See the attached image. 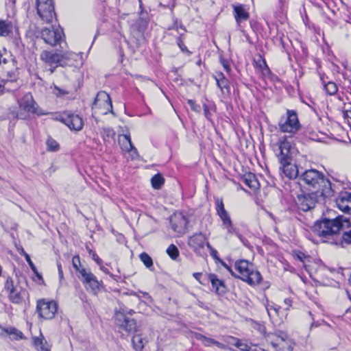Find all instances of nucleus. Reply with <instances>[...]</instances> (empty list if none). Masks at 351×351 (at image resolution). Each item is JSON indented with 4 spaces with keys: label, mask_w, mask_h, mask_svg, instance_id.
Instances as JSON below:
<instances>
[{
    "label": "nucleus",
    "mask_w": 351,
    "mask_h": 351,
    "mask_svg": "<svg viewBox=\"0 0 351 351\" xmlns=\"http://www.w3.org/2000/svg\"><path fill=\"white\" fill-rule=\"evenodd\" d=\"M348 221L343 216H338L334 219H324L317 221L313 226V232L324 239V242L335 245L332 241L340 238L339 231Z\"/></svg>",
    "instance_id": "obj_1"
},
{
    "label": "nucleus",
    "mask_w": 351,
    "mask_h": 351,
    "mask_svg": "<svg viewBox=\"0 0 351 351\" xmlns=\"http://www.w3.org/2000/svg\"><path fill=\"white\" fill-rule=\"evenodd\" d=\"M300 180L309 187L317 189V192H320L322 195L330 196L333 193L330 182L315 169L306 170L300 176Z\"/></svg>",
    "instance_id": "obj_2"
},
{
    "label": "nucleus",
    "mask_w": 351,
    "mask_h": 351,
    "mask_svg": "<svg viewBox=\"0 0 351 351\" xmlns=\"http://www.w3.org/2000/svg\"><path fill=\"white\" fill-rule=\"evenodd\" d=\"M234 269L239 274L237 278L250 286L258 285L263 280L262 275L256 267L247 260L237 261L234 263Z\"/></svg>",
    "instance_id": "obj_3"
},
{
    "label": "nucleus",
    "mask_w": 351,
    "mask_h": 351,
    "mask_svg": "<svg viewBox=\"0 0 351 351\" xmlns=\"http://www.w3.org/2000/svg\"><path fill=\"white\" fill-rule=\"evenodd\" d=\"M278 125L281 132L288 133L291 136L301 128L298 114L293 110H287L286 114L280 118Z\"/></svg>",
    "instance_id": "obj_4"
},
{
    "label": "nucleus",
    "mask_w": 351,
    "mask_h": 351,
    "mask_svg": "<svg viewBox=\"0 0 351 351\" xmlns=\"http://www.w3.org/2000/svg\"><path fill=\"white\" fill-rule=\"evenodd\" d=\"M40 60L49 65H56L64 66L69 65V60L75 59L77 55L74 53H66L64 54H60L53 51L44 50L40 53Z\"/></svg>",
    "instance_id": "obj_5"
},
{
    "label": "nucleus",
    "mask_w": 351,
    "mask_h": 351,
    "mask_svg": "<svg viewBox=\"0 0 351 351\" xmlns=\"http://www.w3.org/2000/svg\"><path fill=\"white\" fill-rule=\"evenodd\" d=\"M266 338L276 351H293L294 343L283 331L269 334Z\"/></svg>",
    "instance_id": "obj_6"
},
{
    "label": "nucleus",
    "mask_w": 351,
    "mask_h": 351,
    "mask_svg": "<svg viewBox=\"0 0 351 351\" xmlns=\"http://www.w3.org/2000/svg\"><path fill=\"white\" fill-rule=\"evenodd\" d=\"M127 307L121 304L119 308L114 310V323L121 329L128 332H136L137 326L134 319H130L125 315Z\"/></svg>",
    "instance_id": "obj_7"
},
{
    "label": "nucleus",
    "mask_w": 351,
    "mask_h": 351,
    "mask_svg": "<svg viewBox=\"0 0 351 351\" xmlns=\"http://www.w3.org/2000/svg\"><path fill=\"white\" fill-rule=\"evenodd\" d=\"M52 119L63 123L71 130L80 131L83 128L84 122L82 117L69 111L54 114Z\"/></svg>",
    "instance_id": "obj_8"
},
{
    "label": "nucleus",
    "mask_w": 351,
    "mask_h": 351,
    "mask_svg": "<svg viewBox=\"0 0 351 351\" xmlns=\"http://www.w3.org/2000/svg\"><path fill=\"white\" fill-rule=\"evenodd\" d=\"M169 221V227L176 237H181L186 232L189 219L183 213H174L170 216Z\"/></svg>",
    "instance_id": "obj_9"
},
{
    "label": "nucleus",
    "mask_w": 351,
    "mask_h": 351,
    "mask_svg": "<svg viewBox=\"0 0 351 351\" xmlns=\"http://www.w3.org/2000/svg\"><path fill=\"white\" fill-rule=\"evenodd\" d=\"M87 291L97 294L99 291L102 282L99 281L97 277L89 270L82 269L80 276H78Z\"/></svg>",
    "instance_id": "obj_10"
},
{
    "label": "nucleus",
    "mask_w": 351,
    "mask_h": 351,
    "mask_svg": "<svg viewBox=\"0 0 351 351\" xmlns=\"http://www.w3.org/2000/svg\"><path fill=\"white\" fill-rule=\"evenodd\" d=\"M37 13L41 19L46 23H51L56 16L52 0H36Z\"/></svg>",
    "instance_id": "obj_11"
},
{
    "label": "nucleus",
    "mask_w": 351,
    "mask_h": 351,
    "mask_svg": "<svg viewBox=\"0 0 351 351\" xmlns=\"http://www.w3.org/2000/svg\"><path fill=\"white\" fill-rule=\"evenodd\" d=\"M221 228L224 231V237L226 239L234 235L239 237V228L233 223L230 215L224 208L223 204L221 201Z\"/></svg>",
    "instance_id": "obj_12"
},
{
    "label": "nucleus",
    "mask_w": 351,
    "mask_h": 351,
    "mask_svg": "<svg viewBox=\"0 0 351 351\" xmlns=\"http://www.w3.org/2000/svg\"><path fill=\"white\" fill-rule=\"evenodd\" d=\"M92 108L93 109H103L102 114H108L109 112H112V104L110 95L105 91H100L97 93Z\"/></svg>",
    "instance_id": "obj_13"
},
{
    "label": "nucleus",
    "mask_w": 351,
    "mask_h": 351,
    "mask_svg": "<svg viewBox=\"0 0 351 351\" xmlns=\"http://www.w3.org/2000/svg\"><path fill=\"white\" fill-rule=\"evenodd\" d=\"M317 202L315 193H302L297 196L296 204L300 210L306 212L314 208Z\"/></svg>",
    "instance_id": "obj_14"
},
{
    "label": "nucleus",
    "mask_w": 351,
    "mask_h": 351,
    "mask_svg": "<svg viewBox=\"0 0 351 351\" xmlns=\"http://www.w3.org/2000/svg\"><path fill=\"white\" fill-rule=\"evenodd\" d=\"M36 309L40 317L50 319L54 317L57 311V304L53 301L47 302L42 300L38 301Z\"/></svg>",
    "instance_id": "obj_15"
},
{
    "label": "nucleus",
    "mask_w": 351,
    "mask_h": 351,
    "mask_svg": "<svg viewBox=\"0 0 351 351\" xmlns=\"http://www.w3.org/2000/svg\"><path fill=\"white\" fill-rule=\"evenodd\" d=\"M41 38L44 41L51 46H55L60 43L63 35L62 29L60 28L49 29L47 27L43 28L40 32Z\"/></svg>",
    "instance_id": "obj_16"
},
{
    "label": "nucleus",
    "mask_w": 351,
    "mask_h": 351,
    "mask_svg": "<svg viewBox=\"0 0 351 351\" xmlns=\"http://www.w3.org/2000/svg\"><path fill=\"white\" fill-rule=\"evenodd\" d=\"M208 243L202 233H195L189 238L188 245L199 256L204 254V247Z\"/></svg>",
    "instance_id": "obj_17"
},
{
    "label": "nucleus",
    "mask_w": 351,
    "mask_h": 351,
    "mask_svg": "<svg viewBox=\"0 0 351 351\" xmlns=\"http://www.w3.org/2000/svg\"><path fill=\"white\" fill-rule=\"evenodd\" d=\"M21 110L38 115L46 114L44 112H38V106L30 93L25 94L19 101Z\"/></svg>",
    "instance_id": "obj_18"
},
{
    "label": "nucleus",
    "mask_w": 351,
    "mask_h": 351,
    "mask_svg": "<svg viewBox=\"0 0 351 351\" xmlns=\"http://www.w3.org/2000/svg\"><path fill=\"white\" fill-rule=\"evenodd\" d=\"M193 277L202 285H206L208 282L212 284L213 289L218 292L219 288V280L215 274L202 273H193Z\"/></svg>",
    "instance_id": "obj_19"
},
{
    "label": "nucleus",
    "mask_w": 351,
    "mask_h": 351,
    "mask_svg": "<svg viewBox=\"0 0 351 351\" xmlns=\"http://www.w3.org/2000/svg\"><path fill=\"white\" fill-rule=\"evenodd\" d=\"M280 153L278 155L280 164L293 161L291 154V146L289 142L286 140L280 141L279 144Z\"/></svg>",
    "instance_id": "obj_20"
},
{
    "label": "nucleus",
    "mask_w": 351,
    "mask_h": 351,
    "mask_svg": "<svg viewBox=\"0 0 351 351\" xmlns=\"http://www.w3.org/2000/svg\"><path fill=\"white\" fill-rule=\"evenodd\" d=\"M336 204L339 210L351 214V193L341 192L336 199Z\"/></svg>",
    "instance_id": "obj_21"
},
{
    "label": "nucleus",
    "mask_w": 351,
    "mask_h": 351,
    "mask_svg": "<svg viewBox=\"0 0 351 351\" xmlns=\"http://www.w3.org/2000/svg\"><path fill=\"white\" fill-rule=\"evenodd\" d=\"M123 140L119 139L121 143V147L123 150L130 153L132 160H135L138 157V154L136 148L133 145L130 136L129 134L122 135Z\"/></svg>",
    "instance_id": "obj_22"
},
{
    "label": "nucleus",
    "mask_w": 351,
    "mask_h": 351,
    "mask_svg": "<svg viewBox=\"0 0 351 351\" xmlns=\"http://www.w3.org/2000/svg\"><path fill=\"white\" fill-rule=\"evenodd\" d=\"M132 338V346L135 351H142L145 345L149 342L147 336L142 333H138V330Z\"/></svg>",
    "instance_id": "obj_23"
},
{
    "label": "nucleus",
    "mask_w": 351,
    "mask_h": 351,
    "mask_svg": "<svg viewBox=\"0 0 351 351\" xmlns=\"http://www.w3.org/2000/svg\"><path fill=\"white\" fill-rule=\"evenodd\" d=\"M280 169L282 170L283 174L289 179H294L298 177L299 171L297 166L289 161L283 164H280Z\"/></svg>",
    "instance_id": "obj_24"
},
{
    "label": "nucleus",
    "mask_w": 351,
    "mask_h": 351,
    "mask_svg": "<svg viewBox=\"0 0 351 351\" xmlns=\"http://www.w3.org/2000/svg\"><path fill=\"white\" fill-rule=\"evenodd\" d=\"M5 335H9L11 340L15 341L23 339L25 338L23 333L21 331L12 326L8 328L3 326L0 331V336L4 337Z\"/></svg>",
    "instance_id": "obj_25"
},
{
    "label": "nucleus",
    "mask_w": 351,
    "mask_h": 351,
    "mask_svg": "<svg viewBox=\"0 0 351 351\" xmlns=\"http://www.w3.org/2000/svg\"><path fill=\"white\" fill-rule=\"evenodd\" d=\"M27 296H28V293L21 285L16 288L11 294L8 295L9 300L14 304L21 303L23 298Z\"/></svg>",
    "instance_id": "obj_26"
},
{
    "label": "nucleus",
    "mask_w": 351,
    "mask_h": 351,
    "mask_svg": "<svg viewBox=\"0 0 351 351\" xmlns=\"http://www.w3.org/2000/svg\"><path fill=\"white\" fill-rule=\"evenodd\" d=\"M228 339L229 341L228 342L229 344L234 345L241 351H258L256 346L249 345L247 343L243 342L237 338L230 337L228 338Z\"/></svg>",
    "instance_id": "obj_27"
},
{
    "label": "nucleus",
    "mask_w": 351,
    "mask_h": 351,
    "mask_svg": "<svg viewBox=\"0 0 351 351\" xmlns=\"http://www.w3.org/2000/svg\"><path fill=\"white\" fill-rule=\"evenodd\" d=\"M234 17L238 24L247 21L249 19V13L244 9L243 5L234 7Z\"/></svg>",
    "instance_id": "obj_28"
},
{
    "label": "nucleus",
    "mask_w": 351,
    "mask_h": 351,
    "mask_svg": "<svg viewBox=\"0 0 351 351\" xmlns=\"http://www.w3.org/2000/svg\"><path fill=\"white\" fill-rule=\"evenodd\" d=\"M243 182L252 189H257L259 188V182L254 173H245L243 178Z\"/></svg>",
    "instance_id": "obj_29"
},
{
    "label": "nucleus",
    "mask_w": 351,
    "mask_h": 351,
    "mask_svg": "<svg viewBox=\"0 0 351 351\" xmlns=\"http://www.w3.org/2000/svg\"><path fill=\"white\" fill-rule=\"evenodd\" d=\"M332 242L335 243V245H339L342 247H345L346 245H351V229L349 231L343 232V234L340 236V238H337Z\"/></svg>",
    "instance_id": "obj_30"
},
{
    "label": "nucleus",
    "mask_w": 351,
    "mask_h": 351,
    "mask_svg": "<svg viewBox=\"0 0 351 351\" xmlns=\"http://www.w3.org/2000/svg\"><path fill=\"white\" fill-rule=\"evenodd\" d=\"M34 346L39 351H50L47 343L42 334L39 337L33 338Z\"/></svg>",
    "instance_id": "obj_31"
},
{
    "label": "nucleus",
    "mask_w": 351,
    "mask_h": 351,
    "mask_svg": "<svg viewBox=\"0 0 351 351\" xmlns=\"http://www.w3.org/2000/svg\"><path fill=\"white\" fill-rule=\"evenodd\" d=\"M20 285L19 280L15 282L11 277H8L4 285V289L8 295L14 292Z\"/></svg>",
    "instance_id": "obj_32"
},
{
    "label": "nucleus",
    "mask_w": 351,
    "mask_h": 351,
    "mask_svg": "<svg viewBox=\"0 0 351 351\" xmlns=\"http://www.w3.org/2000/svg\"><path fill=\"white\" fill-rule=\"evenodd\" d=\"M20 285L19 280L15 282L11 277H8L4 285V289L8 295L14 292Z\"/></svg>",
    "instance_id": "obj_33"
},
{
    "label": "nucleus",
    "mask_w": 351,
    "mask_h": 351,
    "mask_svg": "<svg viewBox=\"0 0 351 351\" xmlns=\"http://www.w3.org/2000/svg\"><path fill=\"white\" fill-rule=\"evenodd\" d=\"M12 66H14L13 69L10 70V71H5L6 79L0 81V82H2L3 84H4V85L5 84L6 82H16L18 79L19 73H18L17 68L15 64L12 65Z\"/></svg>",
    "instance_id": "obj_34"
},
{
    "label": "nucleus",
    "mask_w": 351,
    "mask_h": 351,
    "mask_svg": "<svg viewBox=\"0 0 351 351\" xmlns=\"http://www.w3.org/2000/svg\"><path fill=\"white\" fill-rule=\"evenodd\" d=\"M12 24L10 22L0 20V36H7L12 32Z\"/></svg>",
    "instance_id": "obj_35"
},
{
    "label": "nucleus",
    "mask_w": 351,
    "mask_h": 351,
    "mask_svg": "<svg viewBox=\"0 0 351 351\" xmlns=\"http://www.w3.org/2000/svg\"><path fill=\"white\" fill-rule=\"evenodd\" d=\"M152 185L155 189H160L165 182L163 177L160 174H156L151 180Z\"/></svg>",
    "instance_id": "obj_36"
},
{
    "label": "nucleus",
    "mask_w": 351,
    "mask_h": 351,
    "mask_svg": "<svg viewBox=\"0 0 351 351\" xmlns=\"http://www.w3.org/2000/svg\"><path fill=\"white\" fill-rule=\"evenodd\" d=\"M293 256L294 258L300 261L301 263H302L303 265L305 267V263L306 262H308L311 257L308 255H306L304 252L295 250L293 252Z\"/></svg>",
    "instance_id": "obj_37"
},
{
    "label": "nucleus",
    "mask_w": 351,
    "mask_h": 351,
    "mask_svg": "<svg viewBox=\"0 0 351 351\" xmlns=\"http://www.w3.org/2000/svg\"><path fill=\"white\" fill-rule=\"evenodd\" d=\"M139 258L147 268L151 270L152 269V268L153 267V261L148 254L146 252H143L140 254Z\"/></svg>",
    "instance_id": "obj_38"
},
{
    "label": "nucleus",
    "mask_w": 351,
    "mask_h": 351,
    "mask_svg": "<svg viewBox=\"0 0 351 351\" xmlns=\"http://www.w3.org/2000/svg\"><path fill=\"white\" fill-rule=\"evenodd\" d=\"M167 253L169 256V257L173 260H176L180 254L178 247L173 244H171L168 247V248L167 249Z\"/></svg>",
    "instance_id": "obj_39"
},
{
    "label": "nucleus",
    "mask_w": 351,
    "mask_h": 351,
    "mask_svg": "<svg viewBox=\"0 0 351 351\" xmlns=\"http://www.w3.org/2000/svg\"><path fill=\"white\" fill-rule=\"evenodd\" d=\"M46 145L47 150L51 152H56L59 149L60 145L53 138L49 137L47 140Z\"/></svg>",
    "instance_id": "obj_40"
},
{
    "label": "nucleus",
    "mask_w": 351,
    "mask_h": 351,
    "mask_svg": "<svg viewBox=\"0 0 351 351\" xmlns=\"http://www.w3.org/2000/svg\"><path fill=\"white\" fill-rule=\"evenodd\" d=\"M102 136L105 141L109 140L110 138H114L115 136L114 130L111 128H103L101 131Z\"/></svg>",
    "instance_id": "obj_41"
},
{
    "label": "nucleus",
    "mask_w": 351,
    "mask_h": 351,
    "mask_svg": "<svg viewBox=\"0 0 351 351\" xmlns=\"http://www.w3.org/2000/svg\"><path fill=\"white\" fill-rule=\"evenodd\" d=\"M198 339H199L206 346H211L213 345H216L217 346H219V343L217 341L202 335H199Z\"/></svg>",
    "instance_id": "obj_42"
},
{
    "label": "nucleus",
    "mask_w": 351,
    "mask_h": 351,
    "mask_svg": "<svg viewBox=\"0 0 351 351\" xmlns=\"http://www.w3.org/2000/svg\"><path fill=\"white\" fill-rule=\"evenodd\" d=\"M168 29L169 30L170 29L176 30L180 34V36H182L184 34V32H186V29L184 27V26L181 24V23L178 22V20H176L174 21L173 24L171 26H170Z\"/></svg>",
    "instance_id": "obj_43"
},
{
    "label": "nucleus",
    "mask_w": 351,
    "mask_h": 351,
    "mask_svg": "<svg viewBox=\"0 0 351 351\" xmlns=\"http://www.w3.org/2000/svg\"><path fill=\"white\" fill-rule=\"evenodd\" d=\"M324 89L326 93L330 95H333L337 92V86L335 83L328 82L324 85Z\"/></svg>",
    "instance_id": "obj_44"
},
{
    "label": "nucleus",
    "mask_w": 351,
    "mask_h": 351,
    "mask_svg": "<svg viewBox=\"0 0 351 351\" xmlns=\"http://www.w3.org/2000/svg\"><path fill=\"white\" fill-rule=\"evenodd\" d=\"M221 90L223 94L228 95L230 92V86L228 85L227 82L224 80L223 75L221 73Z\"/></svg>",
    "instance_id": "obj_45"
},
{
    "label": "nucleus",
    "mask_w": 351,
    "mask_h": 351,
    "mask_svg": "<svg viewBox=\"0 0 351 351\" xmlns=\"http://www.w3.org/2000/svg\"><path fill=\"white\" fill-rule=\"evenodd\" d=\"M72 265H73V267H74V269H75V271L77 272H78L79 274L80 275V270L82 268L80 267L81 263H80V258L79 256H73V258L72 259Z\"/></svg>",
    "instance_id": "obj_46"
},
{
    "label": "nucleus",
    "mask_w": 351,
    "mask_h": 351,
    "mask_svg": "<svg viewBox=\"0 0 351 351\" xmlns=\"http://www.w3.org/2000/svg\"><path fill=\"white\" fill-rule=\"evenodd\" d=\"M25 260L27 261V262L29 264V265L30 268L32 269V270L36 274L38 278H42L41 275L38 273L37 269H36L35 265L32 261L29 256L27 254H25Z\"/></svg>",
    "instance_id": "obj_47"
},
{
    "label": "nucleus",
    "mask_w": 351,
    "mask_h": 351,
    "mask_svg": "<svg viewBox=\"0 0 351 351\" xmlns=\"http://www.w3.org/2000/svg\"><path fill=\"white\" fill-rule=\"evenodd\" d=\"M280 307L278 306H269L266 307L268 315L269 317L272 316L271 311H273L275 313V314L277 315L278 313V311L280 310Z\"/></svg>",
    "instance_id": "obj_48"
},
{
    "label": "nucleus",
    "mask_w": 351,
    "mask_h": 351,
    "mask_svg": "<svg viewBox=\"0 0 351 351\" xmlns=\"http://www.w3.org/2000/svg\"><path fill=\"white\" fill-rule=\"evenodd\" d=\"M207 248L210 252V255L213 257V258L216 261H219V258L217 256V251L215 249H213L209 243H207Z\"/></svg>",
    "instance_id": "obj_49"
},
{
    "label": "nucleus",
    "mask_w": 351,
    "mask_h": 351,
    "mask_svg": "<svg viewBox=\"0 0 351 351\" xmlns=\"http://www.w3.org/2000/svg\"><path fill=\"white\" fill-rule=\"evenodd\" d=\"M181 36H180L178 38L177 44L179 46V47L180 48L182 51L189 53V50L187 49V47L183 43Z\"/></svg>",
    "instance_id": "obj_50"
},
{
    "label": "nucleus",
    "mask_w": 351,
    "mask_h": 351,
    "mask_svg": "<svg viewBox=\"0 0 351 351\" xmlns=\"http://www.w3.org/2000/svg\"><path fill=\"white\" fill-rule=\"evenodd\" d=\"M1 63L5 64H10L11 65H14V60L13 59L7 60L5 58H3L1 52L0 51V64Z\"/></svg>",
    "instance_id": "obj_51"
},
{
    "label": "nucleus",
    "mask_w": 351,
    "mask_h": 351,
    "mask_svg": "<svg viewBox=\"0 0 351 351\" xmlns=\"http://www.w3.org/2000/svg\"><path fill=\"white\" fill-rule=\"evenodd\" d=\"M54 94L58 96V97H60V96H62V95H66L68 94V92L65 90H63V89H61L57 86H55L54 88Z\"/></svg>",
    "instance_id": "obj_52"
},
{
    "label": "nucleus",
    "mask_w": 351,
    "mask_h": 351,
    "mask_svg": "<svg viewBox=\"0 0 351 351\" xmlns=\"http://www.w3.org/2000/svg\"><path fill=\"white\" fill-rule=\"evenodd\" d=\"M188 104L190 105L191 109L193 111H195L197 112H200V110H201L200 106L195 104V101H193V100H189Z\"/></svg>",
    "instance_id": "obj_53"
},
{
    "label": "nucleus",
    "mask_w": 351,
    "mask_h": 351,
    "mask_svg": "<svg viewBox=\"0 0 351 351\" xmlns=\"http://www.w3.org/2000/svg\"><path fill=\"white\" fill-rule=\"evenodd\" d=\"M292 300L289 298H285L284 300V304H285V311H289L290 309V308L292 306Z\"/></svg>",
    "instance_id": "obj_54"
},
{
    "label": "nucleus",
    "mask_w": 351,
    "mask_h": 351,
    "mask_svg": "<svg viewBox=\"0 0 351 351\" xmlns=\"http://www.w3.org/2000/svg\"><path fill=\"white\" fill-rule=\"evenodd\" d=\"M57 267H58V270L59 278H60V280L61 281L64 278V274H63L62 265L60 262L57 263Z\"/></svg>",
    "instance_id": "obj_55"
},
{
    "label": "nucleus",
    "mask_w": 351,
    "mask_h": 351,
    "mask_svg": "<svg viewBox=\"0 0 351 351\" xmlns=\"http://www.w3.org/2000/svg\"><path fill=\"white\" fill-rule=\"evenodd\" d=\"M12 114L13 117L16 118L18 119H25L27 117V115L23 113L12 112Z\"/></svg>",
    "instance_id": "obj_56"
},
{
    "label": "nucleus",
    "mask_w": 351,
    "mask_h": 351,
    "mask_svg": "<svg viewBox=\"0 0 351 351\" xmlns=\"http://www.w3.org/2000/svg\"><path fill=\"white\" fill-rule=\"evenodd\" d=\"M93 259L99 266L102 264V260L95 253H93Z\"/></svg>",
    "instance_id": "obj_57"
},
{
    "label": "nucleus",
    "mask_w": 351,
    "mask_h": 351,
    "mask_svg": "<svg viewBox=\"0 0 351 351\" xmlns=\"http://www.w3.org/2000/svg\"><path fill=\"white\" fill-rule=\"evenodd\" d=\"M221 64L223 65V67L224 69V70L228 73H229L230 70H231V68H230V66L228 64V62H225L223 61H222L221 60Z\"/></svg>",
    "instance_id": "obj_58"
},
{
    "label": "nucleus",
    "mask_w": 351,
    "mask_h": 351,
    "mask_svg": "<svg viewBox=\"0 0 351 351\" xmlns=\"http://www.w3.org/2000/svg\"><path fill=\"white\" fill-rule=\"evenodd\" d=\"M203 107H204V115H205L206 118L207 119L211 121V118L210 117V113H209L208 108L206 104H204Z\"/></svg>",
    "instance_id": "obj_59"
},
{
    "label": "nucleus",
    "mask_w": 351,
    "mask_h": 351,
    "mask_svg": "<svg viewBox=\"0 0 351 351\" xmlns=\"http://www.w3.org/2000/svg\"><path fill=\"white\" fill-rule=\"evenodd\" d=\"M7 92V89L5 86H4V84L0 82V97L4 95Z\"/></svg>",
    "instance_id": "obj_60"
},
{
    "label": "nucleus",
    "mask_w": 351,
    "mask_h": 351,
    "mask_svg": "<svg viewBox=\"0 0 351 351\" xmlns=\"http://www.w3.org/2000/svg\"><path fill=\"white\" fill-rule=\"evenodd\" d=\"M220 263L221 265L224 266L228 271H230L232 275H234V272L230 267L226 264L222 260L220 261Z\"/></svg>",
    "instance_id": "obj_61"
},
{
    "label": "nucleus",
    "mask_w": 351,
    "mask_h": 351,
    "mask_svg": "<svg viewBox=\"0 0 351 351\" xmlns=\"http://www.w3.org/2000/svg\"><path fill=\"white\" fill-rule=\"evenodd\" d=\"M100 269L106 274L112 276L109 270L101 265H100Z\"/></svg>",
    "instance_id": "obj_62"
},
{
    "label": "nucleus",
    "mask_w": 351,
    "mask_h": 351,
    "mask_svg": "<svg viewBox=\"0 0 351 351\" xmlns=\"http://www.w3.org/2000/svg\"><path fill=\"white\" fill-rule=\"evenodd\" d=\"M140 293H141L144 297H145L147 300H149L150 302L152 301V297L149 295L148 293L147 292H143V291H140Z\"/></svg>",
    "instance_id": "obj_63"
},
{
    "label": "nucleus",
    "mask_w": 351,
    "mask_h": 351,
    "mask_svg": "<svg viewBox=\"0 0 351 351\" xmlns=\"http://www.w3.org/2000/svg\"><path fill=\"white\" fill-rule=\"evenodd\" d=\"M345 116H346L347 117L351 119V106H350V109H348V110H346Z\"/></svg>",
    "instance_id": "obj_64"
}]
</instances>
